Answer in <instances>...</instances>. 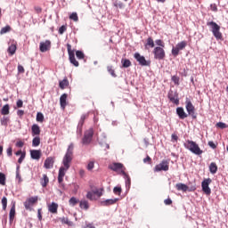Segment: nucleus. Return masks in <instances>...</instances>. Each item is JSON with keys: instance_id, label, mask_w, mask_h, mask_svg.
<instances>
[{"instance_id": "nucleus-1", "label": "nucleus", "mask_w": 228, "mask_h": 228, "mask_svg": "<svg viewBox=\"0 0 228 228\" xmlns=\"http://www.w3.org/2000/svg\"><path fill=\"white\" fill-rule=\"evenodd\" d=\"M74 158V143H70L68 147L67 152L62 159V167L59 169L58 175V183L60 188H65V183H63V178L65 177V174L67 170L70 168V165L72 164V159Z\"/></svg>"}, {"instance_id": "nucleus-2", "label": "nucleus", "mask_w": 228, "mask_h": 228, "mask_svg": "<svg viewBox=\"0 0 228 228\" xmlns=\"http://www.w3.org/2000/svg\"><path fill=\"white\" fill-rule=\"evenodd\" d=\"M183 145L185 149H188V151H191L192 154H196V156H200V154L204 152L202 150H200L199 144L193 141L187 140Z\"/></svg>"}, {"instance_id": "nucleus-3", "label": "nucleus", "mask_w": 228, "mask_h": 228, "mask_svg": "<svg viewBox=\"0 0 228 228\" xmlns=\"http://www.w3.org/2000/svg\"><path fill=\"white\" fill-rule=\"evenodd\" d=\"M207 26H209L211 28V31L217 40H224V36L222 35V32H220V27L216 24L215 21H208L207 22Z\"/></svg>"}, {"instance_id": "nucleus-4", "label": "nucleus", "mask_w": 228, "mask_h": 228, "mask_svg": "<svg viewBox=\"0 0 228 228\" xmlns=\"http://www.w3.org/2000/svg\"><path fill=\"white\" fill-rule=\"evenodd\" d=\"M93 138H94V128H89L84 134V137L82 138V144L90 145V143H92Z\"/></svg>"}, {"instance_id": "nucleus-5", "label": "nucleus", "mask_w": 228, "mask_h": 228, "mask_svg": "<svg viewBox=\"0 0 228 228\" xmlns=\"http://www.w3.org/2000/svg\"><path fill=\"white\" fill-rule=\"evenodd\" d=\"M67 49L70 63H72L74 67H79V62L76 60V54L74 50H72V45H70V44H67Z\"/></svg>"}, {"instance_id": "nucleus-6", "label": "nucleus", "mask_w": 228, "mask_h": 228, "mask_svg": "<svg viewBox=\"0 0 228 228\" xmlns=\"http://www.w3.org/2000/svg\"><path fill=\"white\" fill-rule=\"evenodd\" d=\"M153 54L155 60H165L167 54L165 53V49L161 46H156L153 49Z\"/></svg>"}, {"instance_id": "nucleus-7", "label": "nucleus", "mask_w": 228, "mask_h": 228, "mask_svg": "<svg viewBox=\"0 0 228 228\" xmlns=\"http://www.w3.org/2000/svg\"><path fill=\"white\" fill-rule=\"evenodd\" d=\"M169 164L168 160H162L159 165L155 166L154 172H168Z\"/></svg>"}, {"instance_id": "nucleus-8", "label": "nucleus", "mask_w": 228, "mask_h": 228, "mask_svg": "<svg viewBox=\"0 0 228 228\" xmlns=\"http://www.w3.org/2000/svg\"><path fill=\"white\" fill-rule=\"evenodd\" d=\"M185 109L188 115H191L192 118H197V115L195 114V106H193V103H191V101L188 98L185 101Z\"/></svg>"}, {"instance_id": "nucleus-9", "label": "nucleus", "mask_w": 228, "mask_h": 228, "mask_svg": "<svg viewBox=\"0 0 228 228\" xmlns=\"http://www.w3.org/2000/svg\"><path fill=\"white\" fill-rule=\"evenodd\" d=\"M213 181L211 178L204 179L201 183L202 191L206 195H211V188H209V184H211Z\"/></svg>"}, {"instance_id": "nucleus-10", "label": "nucleus", "mask_w": 228, "mask_h": 228, "mask_svg": "<svg viewBox=\"0 0 228 228\" xmlns=\"http://www.w3.org/2000/svg\"><path fill=\"white\" fill-rule=\"evenodd\" d=\"M134 58L138 61L139 65H142V67H149L151 65V61L145 60V57L138 53H134Z\"/></svg>"}, {"instance_id": "nucleus-11", "label": "nucleus", "mask_w": 228, "mask_h": 228, "mask_svg": "<svg viewBox=\"0 0 228 228\" xmlns=\"http://www.w3.org/2000/svg\"><path fill=\"white\" fill-rule=\"evenodd\" d=\"M109 168H110V170H113L114 172H118V170H121L123 175H126V167H124V164L122 163H112L109 167Z\"/></svg>"}, {"instance_id": "nucleus-12", "label": "nucleus", "mask_w": 228, "mask_h": 228, "mask_svg": "<svg viewBox=\"0 0 228 228\" xmlns=\"http://www.w3.org/2000/svg\"><path fill=\"white\" fill-rule=\"evenodd\" d=\"M37 202H38V196L28 198L24 202V207H25L26 209H28L29 211H31V207L34 204H37Z\"/></svg>"}, {"instance_id": "nucleus-13", "label": "nucleus", "mask_w": 228, "mask_h": 228, "mask_svg": "<svg viewBox=\"0 0 228 228\" xmlns=\"http://www.w3.org/2000/svg\"><path fill=\"white\" fill-rule=\"evenodd\" d=\"M51 49V41L45 40V42H41L39 45V51L41 53H47Z\"/></svg>"}, {"instance_id": "nucleus-14", "label": "nucleus", "mask_w": 228, "mask_h": 228, "mask_svg": "<svg viewBox=\"0 0 228 228\" xmlns=\"http://www.w3.org/2000/svg\"><path fill=\"white\" fill-rule=\"evenodd\" d=\"M88 117H89V114L86 113V114H83L80 118V120L77 126V132L80 133V134L83 133V126L85 124V120L88 118Z\"/></svg>"}, {"instance_id": "nucleus-15", "label": "nucleus", "mask_w": 228, "mask_h": 228, "mask_svg": "<svg viewBox=\"0 0 228 228\" xmlns=\"http://www.w3.org/2000/svg\"><path fill=\"white\" fill-rule=\"evenodd\" d=\"M44 167L46 170H49L54 167V158L53 157H47L45 160Z\"/></svg>"}, {"instance_id": "nucleus-16", "label": "nucleus", "mask_w": 228, "mask_h": 228, "mask_svg": "<svg viewBox=\"0 0 228 228\" xmlns=\"http://www.w3.org/2000/svg\"><path fill=\"white\" fill-rule=\"evenodd\" d=\"M30 158L32 159H36L38 161L42 158V151L41 150H31L30 151Z\"/></svg>"}, {"instance_id": "nucleus-17", "label": "nucleus", "mask_w": 228, "mask_h": 228, "mask_svg": "<svg viewBox=\"0 0 228 228\" xmlns=\"http://www.w3.org/2000/svg\"><path fill=\"white\" fill-rule=\"evenodd\" d=\"M168 99L171 101V102H174V104H179V98L177 95V93H174V91H171L168 93Z\"/></svg>"}, {"instance_id": "nucleus-18", "label": "nucleus", "mask_w": 228, "mask_h": 228, "mask_svg": "<svg viewBox=\"0 0 228 228\" xmlns=\"http://www.w3.org/2000/svg\"><path fill=\"white\" fill-rule=\"evenodd\" d=\"M176 115H178L179 118L181 120H184V118H188V114L184 111V109L183 107H178L176 109Z\"/></svg>"}, {"instance_id": "nucleus-19", "label": "nucleus", "mask_w": 228, "mask_h": 228, "mask_svg": "<svg viewBox=\"0 0 228 228\" xmlns=\"http://www.w3.org/2000/svg\"><path fill=\"white\" fill-rule=\"evenodd\" d=\"M69 97V94H63L60 97V105L61 110H65L67 108V98Z\"/></svg>"}, {"instance_id": "nucleus-20", "label": "nucleus", "mask_w": 228, "mask_h": 228, "mask_svg": "<svg viewBox=\"0 0 228 228\" xmlns=\"http://www.w3.org/2000/svg\"><path fill=\"white\" fill-rule=\"evenodd\" d=\"M31 131H32V136H40V126L37 124L32 125L31 126Z\"/></svg>"}, {"instance_id": "nucleus-21", "label": "nucleus", "mask_w": 228, "mask_h": 228, "mask_svg": "<svg viewBox=\"0 0 228 228\" xmlns=\"http://www.w3.org/2000/svg\"><path fill=\"white\" fill-rule=\"evenodd\" d=\"M7 52L9 53L10 56H13V54H15L17 52V43H12L11 45H9Z\"/></svg>"}, {"instance_id": "nucleus-22", "label": "nucleus", "mask_w": 228, "mask_h": 228, "mask_svg": "<svg viewBox=\"0 0 228 228\" xmlns=\"http://www.w3.org/2000/svg\"><path fill=\"white\" fill-rule=\"evenodd\" d=\"M48 211L53 213V215H56L58 213V203L53 202L48 206Z\"/></svg>"}, {"instance_id": "nucleus-23", "label": "nucleus", "mask_w": 228, "mask_h": 228, "mask_svg": "<svg viewBox=\"0 0 228 228\" xmlns=\"http://www.w3.org/2000/svg\"><path fill=\"white\" fill-rule=\"evenodd\" d=\"M118 199H110V200H102L100 202L101 206H113V204H117Z\"/></svg>"}, {"instance_id": "nucleus-24", "label": "nucleus", "mask_w": 228, "mask_h": 228, "mask_svg": "<svg viewBox=\"0 0 228 228\" xmlns=\"http://www.w3.org/2000/svg\"><path fill=\"white\" fill-rule=\"evenodd\" d=\"M13 220H15V204L10 209L9 213V222L10 224H13Z\"/></svg>"}, {"instance_id": "nucleus-25", "label": "nucleus", "mask_w": 228, "mask_h": 228, "mask_svg": "<svg viewBox=\"0 0 228 228\" xmlns=\"http://www.w3.org/2000/svg\"><path fill=\"white\" fill-rule=\"evenodd\" d=\"M92 191L94 194V197H96V199H101V197H102L104 189L103 188H101V189L95 188V189H93Z\"/></svg>"}, {"instance_id": "nucleus-26", "label": "nucleus", "mask_w": 228, "mask_h": 228, "mask_svg": "<svg viewBox=\"0 0 228 228\" xmlns=\"http://www.w3.org/2000/svg\"><path fill=\"white\" fill-rule=\"evenodd\" d=\"M154 45V39H152V37H148L146 40V44L144 45L145 49L149 50L150 48H153Z\"/></svg>"}, {"instance_id": "nucleus-27", "label": "nucleus", "mask_w": 228, "mask_h": 228, "mask_svg": "<svg viewBox=\"0 0 228 228\" xmlns=\"http://www.w3.org/2000/svg\"><path fill=\"white\" fill-rule=\"evenodd\" d=\"M79 207H80L81 209H85L86 211L88 210L90 208V205L88 203V200H82L81 201H79Z\"/></svg>"}, {"instance_id": "nucleus-28", "label": "nucleus", "mask_w": 228, "mask_h": 228, "mask_svg": "<svg viewBox=\"0 0 228 228\" xmlns=\"http://www.w3.org/2000/svg\"><path fill=\"white\" fill-rule=\"evenodd\" d=\"M175 187L178 191H188V185L184 183H176Z\"/></svg>"}, {"instance_id": "nucleus-29", "label": "nucleus", "mask_w": 228, "mask_h": 228, "mask_svg": "<svg viewBox=\"0 0 228 228\" xmlns=\"http://www.w3.org/2000/svg\"><path fill=\"white\" fill-rule=\"evenodd\" d=\"M209 172L212 174H216V172H218V166H216V163H215V162L210 163Z\"/></svg>"}, {"instance_id": "nucleus-30", "label": "nucleus", "mask_w": 228, "mask_h": 228, "mask_svg": "<svg viewBox=\"0 0 228 228\" xmlns=\"http://www.w3.org/2000/svg\"><path fill=\"white\" fill-rule=\"evenodd\" d=\"M1 115H10V105L5 104L1 109Z\"/></svg>"}, {"instance_id": "nucleus-31", "label": "nucleus", "mask_w": 228, "mask_h": 228, "mask_svg": "<svg viewBox=\"0 0 228 228\" xmlns=\"http://www.w3.org/2000/svg\"><path fill=\"white\" fill-rule=\"evenodd\" d=\"M59 86L61 90H65L69 86V79L64 78L62 81H60Z\"/></svg>"}, {"instance_id": "nucleus-32", "label": "nucleus", "mask_w": 228, "mask_h": 228, "mask_svg": "<svg viewBox=\"0 0 228 228\" xmlns=\"http://www.w3.org/2000/svg\"><path fill=\"white\" fill-rule=\"evenodd\" d=\"M47 184H49V177L47 175H43V179H41V185L43 188L47 187Z\"/></svg>"}, {"instance_id": "nucleus-33", "label": "nucleus", "mask_w": 228, "mask_h": 228, "mask_svg": "<svg viewBox=\"0 0 228 228\" xmlns=\"http://www.w3.org/2000/svg\"><path fill=\"white\" fill-rule=\"evenodd\" d=\"M60 221L61 224H65L66 225H69V227H72L74 225V223L68 219V217H61Z\"/></svg>"}, {"instance_id": "nucleus-34", "label": "nucleus", "mask_w": 228, "mask_h": 228, "mask_svg": "<svg viewBox=\"0 0 228 228\" xmlns=\"http://www.w3.org/2000/svg\"><path fill=\"white\" fill-rule=\"evenodd\" d=\"M121 63H122V67H124V69H127L129 67H131V61H129V59H123L121 60Z\"/></svg>"}, {"instance_id": "nucleus-35", "label": "nucleus", "mask_w": 228, "mask_h": 228, "mask_svg": "<svg viewBox=\"0 0 228 228\" xmlns=\"http://www.w3.org/2000/svg\"><path fill=\"white\" fill-rule=\"evenodd\" d=\"M86 199H88V200H97L98 198L94 194L93 191H90L86 194Z\"/></svg>"}, {"instance_id": "nucleus-36", "label": "nucleus", "mask_w": 228, "mask_h": 228, "mask_svg": "<svg viewBox=\"0 0 228 228\" xmlns=\"http://www.w3.org/2000/svg\"><path fill=\"white\" fill-rule=\"evenodd\" d=\"M186 45H188V43H186V41H182L176 45V48H178L180 51H183V49H185Z\"/></svg>"}, {"instance_id": "nucleus-37", "label": "nucleus", "mask_w": 228, "mask_h": 228, "mask_svg": "<svg viewBox=\"0 0 228 228\" xmlns=\"http://www.w3.org/2000/svg\"><path fill=\"white\" fill-rule=\"evenodd\" d=\"M9 31H12V27L7 25V26L2 28V29L0 30V35H4L6 33H9Z\"/></svg>"}, {"instance_id": "nucleus-38", "label": "nucleus", "mask_w": 228, "mask_h": 228, "mask_svg": "<svg viewBox=\"0 0 228 228\" xmlns=\"http://www.w3.org/2000/svg\"><path fill=\"white\" fill-rule=\"evenodd\" d=\"M32 145L33 147H38V145H40V137L38 136L34 137L32 140Z\"/></svg>"}, {"instance_id": "nucleus-39", "label": "nucleus", "mask_w": 228, "mask_h": 228, "mask_svg": "<svg viewBox=\"0 0 228 228\" xmlns=\"http://www.w3.org/2000/svg\"><path fill=\"white\" fill-rule=\"evenodd\" d=\"M70 206H76L77 204H79V200H77L76 197L70 198L69 200Z\"/></svg>"}, {"instance_id": "nucleus-40", "label": "nucleus", "mask_w": 228, "mask_h": 228, "mask_svg": "<svg viewBox=\"0 0 228 228\" xmlns=\"http://www.w3.org/2000/svg\"><path fill=\"white\" fill-rule=\"evenodd\" d=\"M107 70L110 74V76H112V77H117V74L115 73V69H113V66H108Z\"/></svg>"}, {"instance_id": "nucleus-41", "label": "nucleus", "mask_w": 228, "mask_h": 228, "mask_svg": "<svg viewBox=\"0 0 228 228\" xmlns=\"http://www.w3.org/2000/svg\"><path fill=\"white\" fill-rule=\"evenodd\" d=\"M0 122H1V126H8V122H10V118L8 117H3L1 119H0Z\"/></svg>"}, {"instance_id": "nucleus-42", "label": "nucleus", "mask_w": 228, "mask_h": 228, "mask_svg": "<svg viewBox=\"0 0 228 228\" xmlns=\"http://www.w3.org/2000/svg\"><path fill=\"white\" fill-rule=\"evenodd\" d=\"M70 20H74V22H77L79 20V17L77 16V12H72L69 15Z\"/></svg>"}, {"instance_id": "nucleus-43", "label": "nucleus", "mask_w": 228, "mask_h": 228, "mask_svg": "<svg viewBox=\"0 0 228 228\" xmlns=\"http://www.w3.org/2000/svg\"><path fill=\"white\" fill-rule=\"evenodd\" d=\"M0 184H2V186L6 184V175L3 173H0Z\"/></svg>"}, {"instance_id": "nucleus-44", "label": "nucleus", "mask_w": 228, "mask_h": 228, "mask_svg": "<svg viewBox=\"0 0 228 228\" xmlns=\"http://www.w3.org/2000/svg\"><path fill=\"white\" fill-rule=\"evenodd\" d=\"M2 206L4 211H6V208L8 206V199H6V197L2 198Z\"/></svg>"}, {"instance_id": "nucleus-45", "label": "nucleus", "mask_w": 228, "mask_h": 228, "mask_svg": "<svg viewBox=\"0 0 228 228\" xmlns=\"http://www.w3.org/2000/svg\"><path fill=\"white\" fill-rule=\"evenodd\" d=\"M216 126L219 127V129H227V127H228L227 124H225L224 122L216 123Z\"/></svg>"}, {"instance_id": "nucleus-46", "label": "nucleus", "mask_w": 228, "mask_h": 228, "mask_svg": "<svg viewBox=\"0 0 228 228\" xmlns=\"http://www.w3.org/2000/svg\"><path fill=\"white\" fill-rule=\"evenodd\" d=\"M76 56L77 60H84L85 59V53L81 51H77L76 52Z\"/></svg>"}, {"instance_id": "nucleus-47", "label": "nucleus", "mask_w": 228, "mask_h": 228, "mask_svg": "<svg viewBox=\"0 0 228 228\" xmlns=\"http://www.w3.org/2000/svg\"><path fill=\"white\" fill-rule=\"evenodd\" d=\"M36 120L37 122H44V114L37 112Z\"/></svg>"}, {"instance_id": "nucleus-48", "label": "nucleus", "mask_w": 228, "mask_h": 228, "mask_svg": "<svg viewBox=\"0 0 228 228\" xmlns=\"http://www.w3.org/2000/svg\"><path fill=\"white\" fill-rule=\"evenodd\" d=\"M94 167H95V162L94 161H89L87 164V170H89V172H91V170H94Z\"/></svg>"}, {"instance_id": "nucleus-49", "label": "nucleus", "mask_w": 228, "mask_h": 228, "mask_svg": "<svg viewBox=\"0 0 228 228\" xmlns=\"http://www.w3.org/2000/svg\"><path fill=\"white\" fill-rule=\"evenodd\" d=\"M156 43V45H159V47H162V48H165V42H163V40L161 39H157L155 41Z\"/></svg>"}, {"instance_id": "nucleus-50", "label": "nucleus", "mask_w": 228, "mask_h": 228, "mask_svg": "<svg viewBox=\"0 0 228 228\" xmlns=\"http://www.w3.org/2000/svg\"><path fill=\"white\" fill-rule=\"evenodd\" d=\"M113 192L115 195H120L122 193V188L121 187H114Z\"/></svg>"}, {"instance_id": "nucleus-51", "label": "nucleus", "mask_w": 228, "mask_h": 228, "mask_svg": "<svg viewBox=\"0 0 228 228\" xmlns=\"http://www.w3.org/2000/svg\"><path fill=\"white\" fill-rule=\"evenodd\" d=\"M179 51H181V50H178L177 46L173 47V49H172L173 56H179Z\"/></svg>"}, {"instance_id": "nucleus-52", "label": "nucleus", "mask_w": 228, "mask_h": 228, "mask_svg": "<svg viewBox=\"0 0 228 228\" xmlns=\"http://www.w3.org/2000/svg\"><path fill=\"white\" fill-rule=\"evenodd\" d=\"M65 31H67V25H62V26L59 28V34H60V35H63V33H65Z\"/></svg>"}, {"instance_id": "nucleus-53", "label": "nucleus", "mask_w": 228, "mask_h": 228, "mask_svg": "<svg viewBox=\"0 0 228 228\" xmlns=\"http://www.w3.org/2000/svg\"><path fill=\"white\" fill-rule=\"evenodd\" d=\"M171 79H172L173 83H175V85L179 86V80H180L179 77L173 76Z\"/></svg>"}, {"instance_id": "nucleus-54", "label": "nucleus", "mask_w": 228, "mask_h": 228, "mask_svg": "<svg viewBox=\"0 0 228 228\" xmlns=\"http://www.w3.org/2000/svg\"><path fill=\"white\" fill-rule=\"evenodd\" d=\"M143 163H148L149 165L152 164V159L148 155L145 159H143Z\"/></svg>"}, {"instance_id": "nucleus-55", "label": "nucleus", "mask_w": 228, "mask_h": 228, "mask_svg": "<svg viewBox=\"0 0 228 228\" xmlns=\"http://www.w3.org/2000/svg\"><path fill=\"white\" fill-rule=\"evenodd\" d=\"M25 158H26V153L23 152V153L20 155V159H18V163L20 165V163H22V162L24 161Z\"/></svg>"}, {"instance_id": "nucleus-56", "label": "nucleus", "mask_w": 228, "mask_h": 228, "mask_svg": "<svg viewBox=\"0 0 228 228\" xmlns=\"http://www.w3.org/2000/svg\"><path fill=\"white\" fill-rule=\"evenodd\" d=\"M210 10H212V12H218V7L216 6V4H211Z\"/></svg>"}, {"instance_id": "nucleus-57", "label": "nucleus", "mask_w": 228, "mask_h": 228, "mask_svg": "<svg viewBox=\"0 0 228 228\" xmlns=\"http://www.w3.org/2000/svg\"><path fill=\"white\" fill-rule=\"evenodd\" d=\"M16 106L17 108H22V106H24V102H22V100H18L16 102Z\"/></svg>"}, {"instance_id": "nucleus-58", "label": "nucleus", "mask_w": 228, "mask_h": 228, "mask_svg": "<svg viewBox=\"0 0 228 228\" xmlns=\"http://www.w3.org/2000/svg\"><path fill=\"white\" fill-rule=\"evenodd\" d=\"M18 72L20 74H24L25 69H24V67L22 65H18Z\"/></svg>"}, {"instance_id": "nucleus-59", "label": "nucleus", "mask_w": 228, "mask_h": 228, "mask_svg": "<svg viewBox=\"0 0 228 228\" xmlns=\"http://www.w3.org/2000/svg\"><path fill=\"white\" fill-rule=\"evenodd\" d=\"M6 151H7V156L9 157L12 156L13 150L12 149V147H9Z\"/></svg>"}, {"instance_id": "nucleus-60", "label": "nucleus", "mask_w": 228, "mask_h": 228, "mask_svg": "<svg viewBox=\"0 0 228 228\" xmlns=\"http://www.w3.org/2000/svg\"><path fill=\"white\" fill-rule=\"evenodd\" d=\"M164 204H166V206H171L172 200H170V198L165 200Z\"/></svg>"}, {"instance_id": "nucleus-61", "label": "nucleus", "mask_w": 228, "mask_h": 228, "mask_svg": "<svg viewBox=\"0 0 228 228\" xmlns=\"http://www.w3.org/2000/svg\"><path fill=\"white\" fill-rule=\"evenodd\" d=\"M37 216H38V220L41 222V220H42V208H39L37 210Z\"/></svg>"}, {"instance_id": "nucleus-62", "label": "nucleus", "mask_w": 228, "mask_h": 228, "mask_svg": "<svg viewBox=\"0 0 228 228\" xmlns=\"http://www.w3.org/2000/svg\"><path fill=\"white\" fill-rule=\"evenodd\" d=\"M126 177V184H128V186H131V178L129 177V175H127V174L124 175Z\"/></svg>"}, {"instance_id": "nucleus-63", "label": "nucleus", "mask_w": 228, "mask_h": 228, "mask_svg": "<svg viewBox=\"0 0 228 228\" xmlns=\"http://www.w3.org/2000/svg\"><path fill=\"white\" fill-rule=\"evenodd\" d=\"M171 138H172V141H173V142H177V140H179V137H178L177 134H173L171 135Z\"/></svg>"}, {"instance_id": "nucleus-64", "label": "nucleus", "mask_w": 228, "mask_h": 228, "mask_svg": "<svg viewBox=\"0 0 228 228\" xmlns=\"http://www.w3.org/2000/svg\"><path fill=\"white\" fill-rule=\"evenodd\" d=\"M208 145L211 147V149H216V144L213 141L208 142Z\"/></svg>"}]
</instances>
